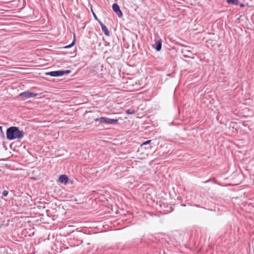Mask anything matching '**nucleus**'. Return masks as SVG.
I'll return each instance as SVG.
<instances>
[{
  "mask_svg": "<svg viewBox=\"0 0 254 254\" xmlns=\"http://www.w3.org/2000/svg\"><path fill=\"white\" fill-rule=\"evenodd\" d=\"M24 132L22 130H20L19 128L16 127H11L6 130V138L10 140L21 139L24 136Z\"/></svg>",
  "mask_w": 254,
  "mask_h": 254,
  "instance_id": "nucleus-1",
  "label": "nucleus"
},
{
  "mask_svg": "<svg viewBox=\"0 0 254 254\" xmlns=\"http://www.w3.org/2000/svg\"><path fill=\"white\" fill-rule=\"evenodd\" d=\"M94 121L96 122H99L107 125H115L118 123V120L116 119H112L107 117H100L96 118Z\"/></svg>",
  "mask_w": 254,
  "mask_h": 254,
  "instance_id": "nucleus-2",
  "label": "nucleus"
},
{
  "mask_svg": "<svg viewBox=\"0 0 254 254\" xmlns=\"http://www.w3.org/2000/svg\"><path fill=\"white\" fill-rule=\"evenodd\" d=\"M70 70H57V71H53L49 72H46L45 73L47 75H50L51 76L54 77H58L61 76L64 74H67L70 73Z\"/></svg>",
  "mask_w": 254,
  "mask_h": 254,
  "instance_id": "nucleus-3",
  "label": "nucleus"
},
{
  "mask_svg": "<svg viewBox=\"0 0 254 254\" xmlns=\"http://www.w3.org/2000/svg\"><path fill=\"white\" fill-rule=\"evenodd\" d=\"M38 95L37 93H34L30 92L29 91H25L19 94V97L22 98L24 100L26 99L31 98L32 97H34L37 96Z\"/></svg>",
  "mask_w": 254,
  "mask_h": 254,
  "instance_id": "nucleus-4",
  "label": "nucleus"
},
{
  "mask_svg": "<svg viewBox=\"0 0 254 254\" xmlns=\"http://www.w3.org/2000/svg\"><path fill=\"white\" fill-rule=\"evenodd\" d=\"M112 8L114 12L119 17H121L122 16V12L120 8L117 3H114L112 5Z\"/></svg>",
  "mask_w": 254,
  "mask_h": 254,
  "instance_id": "nucleus-5",
  "label": "nucleus"
},
{
  "mask_svg": "<svg viewBox=\"0 0 254 254\" xmlns=\"http://www.w3.org/2000/svg\"><path fill=\"white\" fill-rule=\"evenodd\" d=\"M68 177L65 175H62L59 178V181L64 185L66 184L68 182Z\"/></svg>",
  "mask_w": 254,
  "mask_h": 254,
  "instance_id": "nucleus-6",
  "label": "nucleus"
},
{
  "mask_svg": "<svg viewBox=\"0 0 254 254\" xmlns=\"http://www.w3.org/2000/svg\"><path fill=\"white\" fill-rule=\"evenodd\" d=\"M154 48L157 51L161 50L162 48V41L161 40L156 41L155 45L154 46Z\"/></svg>",
  "mask_w": 254,
  "mask_h": 254,
  "instance_id": "nucleus-7",
  "label": "nucleus"
},
{
  "mask_svg": "<svg viewBox=\"0 0 254 254\" xmlns=\"http://www.w3.org/2000/svg\"><path fill=\"white\" fill-rule=\"evenodd\" d=\"M101 28L105 35H106L107 36H110V32H109L108 28H107V27L105 25L104 26H102V27H101Z\"/></svg>",
  "mask_w": 254,
  "mask_h": 254,
  "instance_id": "nucleus-8",
  "label": "nucleus"
},
{
  "mask_svg": "<svg viewBox=\"0 0 254 254\" xmlns=\"http://www.w3.org/2000/svg\"><path fill=\"white\" fill-rule=\"evenodd\" d=\"M228 3L238 5L239 3V0H227Z\"/></svg>",
  "mask_w": 254,
  "mask_h": 254,
  "instance_id": "nucleus-9",
  "label": "nucleus"
},
{
  "mask_svg": "<svg viewBox=\"0 0 254 254\" xmlns=\"http://www.w3.org/2000/svg\"><path fill=\"white\" fill-rule=\"evenodd\" d=\"M74 43H75V42H74V41H73L71 43V44H69V45H68L67 46H65L64 48H65V49L70 48H71L72 46H73L74 45Z\"/></svg>",
  "mask_w": 254,
  "mask_h": 254,
  "instance_id": "nucleus-10",
  "label": "nucleus"
},
{
  "mask_svg": "<svg viewBox=\"0 0 254 254\" xmlns=\"http://www.w3.org/2000/svg\"><path fill=\"white\" fill-rule=\"evenodd\" d=\"M150 142H151V140H147V141L144 142L143 143H142L141 146L149 144L150 143Z\"/></svg>",
  "mask_w": 254,
  "mask_h": 254,
  "instance_id": "nucleus-11",
  "label": "nucleus"
},
{
  "mask_svg": "<svg viewBox=\"0 0 254 254\" xmlns=\"http://www.w3.org/2000/svg\"><path fill=\"white\" fill-rule=\"evenodd\" d=\"M8 192L7 190H4L2 192V195L4 196H6L8 195Z\"/></svg>",
  "mask_w": 254,
  "mask_h": 254,
  "instance_id": "nucleus-12",
  "label": "nucleus"
},
{
  "mask_svg": "<svg viewBox=\"0 0 254 254\" xmlns=\"http://www.w3.org/2000/svg\"><path fill=\"white\" fill-rule=\"evenodd\" d=\"M0 133L1 134L2 136H4V133L2 131V127L1 126H0Z\"/></svg>",
  "mask_w": 254,
  "mask_h": 254,
  "instance_id": "nucleus-13",
  "label": "nucleus"
},
{
  "mask_svg": "<svg viewBox=\"0 0 254 254\" xmlns=\"http://www.w3.org/2000/svg\"><path fill=\"white\" fill-rule=\"evenodd\" d=\"M99 23L101 26V27H102V26H105V25L102 22H101L100 21H99Z\"/></svg>",
  "mask_w": 254,
  "mask_h": 254,
  "instance_id": "nucleus-14",
  "label": "nucleus"
},
{
  "mask_svg": "<svg viewBox=\"0 0 254 254\" xmlns=\"http://www.w3.org/2000/svg\"><path fill=\"white\" fill-rule=\"evenodd\" d=\"M127 114H131V113L129 111V110H127Z\"/></svg>",
  "mask_w": 254,
  "mask_h": 254,
  "instance_id": "nucleus-15",
  "label": "nucleus"
},
{
  "mask_svg": "<svg viewBox=\"0 0 254 254\" xmlns=\"http://www.w3.org/2000/svg\"><path fill=\"white\" fill-rule=\"evenodd\" d=\"M94 17L97 19V16H96V15L95 14H94Z\"/></svg>",
  "mask_w": 254,
  "mask_h": 254,
  "instance_id": "nucleus-16",
  "label": "nucleus"
}]
</instances>
